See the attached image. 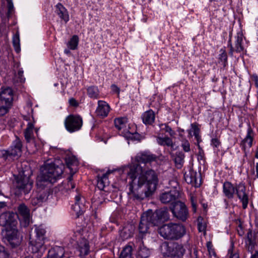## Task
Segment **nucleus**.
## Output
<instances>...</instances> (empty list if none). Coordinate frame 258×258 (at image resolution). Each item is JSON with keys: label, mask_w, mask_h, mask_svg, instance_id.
Returning a JSON list of instances; mask_svg holds the SVG:
<instances>
[{"label": "nucleus", "mask_w": 258, "mask_h": 258, "mask_svg": "<svg viewBox=\"0 0 258 258\" xmlns=\"http://www.w3.org/2000/svg\"><path fill=\"white\" fill-rule=\"evenodd\" d=\"M190 200L191 204L192 210L194 212L196 211L197 207V201L196 196L194 194H190Z\"/></svg>", "instance_id": "de8ad7c7"}, {"label": "nucleus", "mask_w": 258, "mask_h": 258, "mask_svg": "<svg viewBox=\"0 0 258 258\" xmlns=\"http://www.w3.org/2000/svg\"><path fill=\"white\" fill-rule=\"evenodd\" d=\"M175 187V185H174ZM180 197V192L175 188L171 189L169 191L164 192L160 195V201L163 204H173L175 201Z\"/></svg>", "instance_id": "f8f14e48"}, {"label": "nucleus", "mask_w": 258, "mask_h": 258, "mask_svg": "<svg viewBox=\"0 0 258 258\" xmlns=\"http://www.w3.org/2000/svg\"><path fill=\"white\" fill-rule=\"evenodd\" d=\"M181 146L183 151L185 152H188L190 150V144L186 139H183L181 141Z\"/></svg>", "instance_id": "a18cd8bd"}, {"label": "nucleus", "mask_w": 258, "mask_h": 258, "mask_svg": "<svg viewBox=\"0 0 258 258\" xmlns=\"http://www.w3.org/2000/svg\"><path fill=\"white\" fill-rule=\"evenodd\" d=\"M55 7V13L61 19L67 22L69 20V16L66 9L60 3L57 4Z\"/></svg>", "instance_id": "cd10ccee"}, {"label": "nucleus", "mask_w": 258, "mask_h": 258, "mask_svg": "<svg viewBox=\"0 0 258 258\" xmlns=\"http://www.w3.org/2000/svg\"><path fill=\"white\" fill-rule=\"evenodd\" d=\"M67 255L63 247L55 246L48 251L47 258H69Z\"/></svg>", "instance_id": "aec40b11"}, {"label": "nucleus", "mask_w": 258, "mask_h": 258, "mask_svg": "<svg viewBox=\"0 0 258 258\" xmlns=\"http://www.w3.org/2000/svg\"><path fill=\"white\" fill-rule=\"evenodd\" d=\"M112 90L113 92H116L117 93H119V88L115 85H112L111 86Z\"/></svg>", "instance_id": "052dcab7"}, {"label": "nucleus", "mask_w": 258, "mask_h": 258, "mask_svg": "<svg viewBox=\"0 0 258 258\" xmlns=\"http://www.w3.org/2000/svg\"><path fill=\"white\" fill-rule=\"evenodd\" d=\"M119 258H133V257H129V256L125 257V256H119Z\"/></svg>", "instance_id": "774afa93"}, {"label": "nucleus", "mask_w": 258, "mask_h": 258, "mask_svg": "<svg viewBox=\"0 0 258 258\" xmlns=\"http://www.w3.org/2000/svg\"><path fill=\"white\" fill-rule=\"evenodd\" d=\"M79 42V38L77 35H74L68 42V46L72 49L75 50L77 48Z\"/></svg>", "instance_id": "58836bf2"}, {"label": "nucleus", "mask_w": 258, "mask_h": 258, "mask_svg": "<svg viewBox=\"0 0 258 258\" xmlns=\"http://www.w3.org/2000/svg\"><path fill=\"white\" fill-rule=\"evenodd\" d=\"M191 127L192 130H190L188 131V137L191 138L194 135L197 141V146L199 149H201L199 145L200 142L202 141L201 136H200V128L198 127V125L196 123H191Z\"/></svg>", "instance_id": "bb28decb"}, {"label": "nucleus", "mask_w": 258, "mask_h": 258, "mask_svg": "<svg viewBox=\"0 0 258 258\" xmlns=\"http://www.w3.org/2000/svg\"><path fill=\"white\" fill-rule=\"evenodd\" d=\"M33 185V181L31 179L30 175L23 173L18 177L16 186L21 192H23L26 195L31 191Z\"/></svg>", "instance_id": "0eeeda50"}, {"label": "nucleus", "mask_w": 258, "mask_h": 258, "mask_svg": "<svg viewBox=\"0 0 258 258\" xmlns=\"http://www.w3.org/2000/svg\"><path fill=\"white\" fill-rule=\"evenodd\" d=\"M8 3V15H11L14 9V6L12 2V0H7Z\"/></svg>", "instance_id": "603ef678"}, {"label": "nucleus", "mask_w": 258, "mask_h": 258, "mask_svg": "<svg viewBox=\"0 0 258 258\" xmlns=\"http://www.w3.org/2000/svg\"><path fill=\"white\" fill-rule=\"evenodd\" d=\"M14 72H16L15 69L14 70ZM14 73H15V76L18 78V79H19V81L20 82H24L25 78L23 76V71L22 70V69H19L17 74H16V72H15Z\"/></svg>", "instance_id": "09e8293b"}, {"label": "nucleus", "mask_w": 258, "mask_h": 258, "mask_svg": "<svg viewBox=\"0 0 258 258\" xmlns=\"http://www.w3.org/2000/svg\"><path fill=\"white\" fill-rule=\"evenodd\" d=\"M64 123L66 130L70 133H73L81 129L83 120L79 115L71 114L66 117Z\"/></svg>", "instance_id": "6e6552de"}, {"label": "nucleus", "mask_w": 258, "mask_h": 258, "mask_svg": "<svg viewBox=\"0 0 258 258\" xmlns=\"http://www.w3.org/2000/svg\"><path fill=\"white\" fill-rule=\"evenodd\" d=\"M198 227L199 232H203L205 234L207 227V222L201 216L198 217L197 219Z\"/></svg>", "instance_id": "4c0bfd02"}, {"label": "nucleus", "mask_w": 258, "mask_h": 258, "mask_svg": "<svg viewBox=\"0 0 258 258\" xmlns=\"http://www.w3.org/2000/svg\"><path fill=\"white\" fill-rule=\"evenodd\" d=\"M13 44L15 51L19 53L20 50V38L18 34H16L13 38Z\"/></svg>", "instance_id": "ea45409f"}, {"label": "nucleus", "mask_w": 258, "mask_h": 258, "mask_svg": "<svg viewBox=\"0 0 258 258\" xmlns=\"http://www.w3.org/2000/svg\"><path fill=\"white\" fill-rule=\"evenodd\" d=\"M69 103L71 105L73 106H77L78 105V103L77 101L74 98H71L69 100Z\"/></svg>", "instance_id": "4d7b16f0"}, {"label": "nucleus", "mask_w": 258, "mask_h": 258, "mask_svg": "<svg viewBox=\"0 0 258 258\" xmlns=\"http://www.w3.org/2000/svg\"><path fill=\"white\" fill-rule=\"evenodd\" d=\"M211 242H208L207 243V247L209 249V251L210 252V253H211V251H210V249H211V252H213V253H214V252L213 251V250L211 249Z\"/></svg>", "instance_id": "680f3d73"}, {"label": "nucleus", "mask_w": 258, "mask_h": 258, "mask_svg": "<svg viewBox=\"0 0 258 258\" xmlns=\"http://www.w3.org/2000/svg\"><path fill=\"white\" fill-rule=\"evenodd\" d=\"M156 156L147 152L138 154L135 161L138 162L123 166L121 170L126 174L128 181V195L133 199L142 201L151 196L157 188L158 177L152 169H143L140 163H148L155 161Z\"/></svg>", "instance_id": "f257e3e1"}, {"label": "nucleus", "mask_w": 258, "mask_h": 258, "mask_svg": "<svg viewBox=\"0 0 258 258\" xmlns=\"http://www.w3.org/2000/svg\"><path fill=\"white\" fill-rule=\"evenodd\" d=\"M157 142L158 144L161 146H166L171 148H173L174 147V144L171 139L169 137H158L157 138Z\"/></svg>", "instance_id": "c9c22d12"}, {"label": "nucleus", "mask_w": 258, "mask_h": 258, "mask_svg": "<svg viewBox=\"0 0 258 258\" xmlns=\"http://www.w3.org/2000/svg\"><path fill=\"white\" fill-rule=\"evenodd\" d=\"M22 240L16 227L6 229V234L4 238V242L9 244L12 247L19 245Z\"/></svg>", "instance_id": "1a4fd4ad"}, {"label": "nucleus", "mask_w": 258, "mask_h": 258, "mask_svg": "<svg viewBox=\"0 0 258 258\" xmlns=\"http://www.w3.org/2000/svg\"><path fill=\"white\" fill-rule=\"evenodd\" d=\"M196 175L197 173L194 171H189L188 173H185L184 176V179L187 183L198 186L200 185V183H198Z\"/></svg>", "instance_id": "c85d7f7f"}, {"label": "nucleus", "mask_w": 258, "mask_h": 258, "mask_svg": "<svg viewBox=\"0 0 258 258\" xmlns=\"http://www.w3.org/2000/svg\"><path fill=\"white\" fill-rule=\"evenodd\" d=\"M132 250L133 248L131 246L126 245L124 247V248L122 250L120 254V256L125 257H132Z\"/></svg>", "instance_id": "79ce46f5"}, {"label": "nucleus", "mask_w": 258, "mask_h": 258, "mask_svg": "<svg viewBox=\"0 0 258 258\" xmlns=\"http://www.w3.org/2000/svg\"><path fill=\"white\" fill-rule=\"evenodd\" d=\"M22 144L19 138L16 137L13 141L12 146L9 148L10 157L13 158L20 156L22 153Z\"/></svg>", "instance_id": "2eb2a0df"}, {"label": "nucleus", "mask_w": 258, "mask_h": 258, "mask_svg": "<svg viewBox=\"0 0 258 258\" xmlns=\"http://www.w3.org/2000/svg\"><path fill=\"white\" fill-rule=\"evenodd\" d=\"M180 248L178 243L175 242H165L161 246V250L164 256L173 257V249Z\"/></svg>", "instance_id": "412c9836"}, {"label": "nucleus", "mask_w": 258, "mask_h": 258, "mask_svg": "<svg viewBox=\"0 0 258 258\" xmlns=\"http://www.w3.org/2000/svg\"><path fill=\"white\" fill-rule=\"evenodd\" d=\"M78 245V249L81 257H84L89 254L90 247L88 241L86 239H82L79 242Z\"/></svg>", "instance_id": "5701e85b"}, {"label": "nucleus", "mask_w": 258, "mask_h": 258, "mask_svg": "<svg viewBox=\"0 0 258 258\" xmlns=\"http://www.w3.org/2000/svg\"><path fill=\"white\" fill-rule=\"evenodd\" d=\"M0 257L1 258H9V253L5 248L0 244Z\"/></svg>", "instance_id": "8fccbe9b"}, {"label": "nucleus", "mask_w": 258, "mask_h": 258, "mask_svg": "<svg viewBox=\"0 0 258 258\" xmlns=\"http://www.w3.org/2000/svg\"><path fill=\"white\" fill-rule=\"evenodd\" d=\"M138 243L139 245L138 251L139 256L143 258L148 257L150 254V249L144 245L142 240H139Z\"/></svg>", "instance_id": "2f4dec72"}, {"label": "nucleus", "mask_w": 258, "mask_h": 258, "mask_svg": "<svg viewBox=\"0 0 258 258\" xmlns=\"http://www.w3.org/2000/svg\"><path fill=\"white\" fill-rule=\"evenodd\" d=\"M13 96V91L11 88H2L0 92V116L8 113L12 107Z\"/></svg>", "instance_id": "39448f33"}, {"label": "nucleus", "mask_w": 258, "mask_h": 258, "mask_svg": "<svg viewBox=\"0 0 258 258\" xmlns=\"http://www.w3.org/2000/svg\"><path fill=\"white\" fill-rule=\"evenodd\" d=\"M156 212L161 223L169 219L170 215L167 208H162L156 210Z\"/></svg>", "instance_id": "f704fd0d"}, {"label": "nucleus", "mask_w": 258, "mask_h": 258, "mask_svg": "<svg viewBox=\"0 0 258 258\" xmlns=\"http://www.w3.org/2000/svg\"><path fill=\"white\" fill-rule=\"evenodd\" d=\"M111 172L108 170L106 173L103 174L101 176H98L97 186L100 190H103L105 187L108 185V175Z\"/></svg>", "instance_id": "c756f323"}, {"label": "nucleus", "mask_w": 258, "mask_h": 258, "mask_svg": "<svg viewBox=\"0 0 258 258\" xmlns=\"http://www.w3.org/2000/svg\"><path fill=\"white\" fill-rule=\"evenodd\" d=\"M110 110V106L107 102L103 100L98 101V106L96 110L98 116L102 118L105 117L108 115Z\"/></svg>", "instance_id": "dca6fc26"}, {"label": "nucleus", "mask_w": 258, "mask_h": 258, "mask_svg": "<svg viewBox=\"0 0 258 258\" xmlns=\"http://www.w3.org/2000/svg\"><path fill=\"white\" fill-rule=\"evenodd\" d=\"M160 128L161 130L168 133L171 137H174L175 135V132L173 131L170 126L166 124H162L160 125Z\"/></svg>", "instance_id": "c03bdc74"}, {"label": "nucleus", "mask_w": 258, "mask_h": 258, "mask_svg": "<svg viewBox=\"0 0 258 258\" xmlns=\"http://www.w3.org/2000/svg\"><path fill=\"white\" fill-rule=\"evenodd\" d=\"M34 126L32 122H28L26 128L24 131V137L27 142L30 143L32 142L34 145L35 146L34 142V137L33 134V130Z\"/></svg>", "instance_id": "b1692460"}, {"label": "nucleus", "mask_w": 258, "mask_h": 258, "mask_svg": "<svg viewBox=\"0 0 258 258\" xmlns=\"http://www.w3.org/2000/svg\"><path fill=\"white\" fill-rule=\"evenodd\" d=\"M220 54H219V59L223 62L224 66H225L227 63V55L225 51L221 49L220 51Z\"/></svg>", "instance_id": "49530a36"}, {"label": "nucleus", "mask_w": 258, "mask_h": 258, "mask_svg": "<svg viewBox=\"0 0 258 258\" xmlns=\"http://www.w3.org/2000/svg\"><path fill=\"white\" fill-rule=\"evenodd\" d=\"M132 236L131 233H128L126 235L124 236V238L125 239H127Z\"/></svg>", "instance_id": "338daca9"}, {"label": "nucleus", "mask_w": 258, "mask_h": 258, "mask_svg": "<svg viewBox=\"0 0 258 258\" xmlns=\"http://www.w3.org/2000/svg\"><path fill=\"white\" fill-rule=\"evenodd\" d=\"M66 161L67 166L70 169L72 166H77L78 165V161L74 156L68 157L66 158Z\"/></svg>", "instance_id": "a19ab883"}, {"label": "nucleus", "mask_w": 258, "mask_h": 258, "mask_svg": "<svg viewBox=\"0 0 258 258\" xmlns=\"http://www.w3.org/2000/svg\"><path fill=\"white\" fill-rule=\"evenodd\" d=\"M160 235L165 239H178L185 233V229L181 224L170 223L158 228Z\"/></svg>", "instance_id": "20e7f679"}, {"label": "nucleus", "mask_w": 258, "mask_h": 258, "mask_svg": "<svg viewBox=\"0 0 258 258\" xmlns=\"http://www.w3.org/2000/svg\"><path fill=\"white\" fill-rule=\"evenodd\" d=\"M16 215L13 212H5L0 216V224L7 229L16 227L17 221Z\"/></svg>", "instance_id": "9b49d317"}, {"label": "nucleus", "mask_w": 258, "mask_h": 258, "mask_svg": "<svg viewBox=\"0 0 258 258\" xmlns=\"http://www.w3.org/2000/svg\"><path fill=\"white\" fill-rule=\"evenodd\" d=\"M184 154L181 152H176L174 156V161L177 168H181L184 162Z\"/></svg>", "instance_id": "72a5a7b5"}, {"label": "nucleus", "mask_w": 258, "mask_h": 258, "mask_svg": "<svg viewBox=\"0 0 258 258\" xmlns=\"http://www.w3.org/2000/svg\"><path fill=\"white\" fill-rule=\"evenodd\" d=\"M85 199L82 198L80 195H78L75 197V203L73 206V209L76 212V215L78 217L80 215H82L85 209V205L84 204Z\"/></svg>", "instance_id": "a211bd4d"}, {"label": "nucleus", "mask_w": 258, "mask_h": 258, "mask_svg": "<svg viewBox=\"0 0 258 258\" xmlns=\"http://www.w3.org/2000/svg\"><path fill=\"white\" fill-rule=\"evenodd\" d=\"M173 216L180 221L185 222L188 217V209L185 205L179 201L175 202L170 207Z\"/></svg>", "instance_id": "423d86ee"}, {"label": "nucleus", "mask_w": 258, "mask_h": 258, "mask_svg": "<svg viewBox=\"0 0 258 258\" xmlns=\"http://www.w3.org/2000/svg\"><path fill=\"white\" fill-rule=\"evenodd\" d=\"M85 199L82 198L80 195H78L75 197V203L73 206V209L76 212V215L78 217L80 215H82L85 209V205L84 204Z\"/></svg>", "instance_id": "6ab92c4d"}, {"label": "nucleus", "mask_w": 258, "mask_h": 258, "mask_svg": "<svg viewBox=\"0 0 258 258\" xmlns=\"http://www.w3.org/2000/svg\"><path fill=\"white\" fill-rule=\"evenodd\" d=\"M63 173L61 166H55L53 163L46 164L41 174L36 181L37 191L31 199L33 206H40L45 202L52 193L49 184L55 182Z\"/></svg>", "instance_id": "f03ea898"}, {"label": "nucleus", "mask_w": 258, "mask_h": 258, "mask_svg": "<svg viewBox=\"0 0 258 258\" xmlns=\"http://www.w3.org/2000/svg\"><path fill=\"white\" fill-rule=\"evenodd\" d=\"M179 247L180 248H174L173 249V257H180L183 256V254L185 252V249L183 248V247L182 245L178 244Z\"/></svg>", "instance_id": "37998d69"}, {"label": "nucleus", "mask_w": 258, "mask_h": 258, "mask_svg": "<svg viewBox=\"0 0 258 258\" xmlns=\"http://www.w3.org/2000/svg\"><path fill=\"white\" fill-rule=\"evenodd\" d=\"M242 41H243L242 35L241 34H238L236 37L234 48H233V47L231 45V51L234 50L237 52H240L243 51L244 48L242 45Z\"/></svg>", "instance_id": "473e14b6"}, {"label": "nucleus", "mask_w": 258, "mask_h": 258, "mask_svg": "<svg viewBox=\"0 0 258 258\" xmlns=\"http://www.w3.org/2000/svg\"><path fill=\"white\" fill-rule=\"evenodd\" d=\"M256 177L258 178V163L255 164Z\"/></svg>", "instance_id": "0e129e2a"}, {"label": "nucleus", "mask_w": 258, "mask_h": 258, "mask_svg": "<svg viewBox=\"0 0 258 258\" xmlns=\"http://www.w3.org/2000/svg\"><path fill=\"white\" fill-rule=\"evenodd\" d=\"M155 113L152 110L145 112L142 115L143 122L146 124H152L155 121Z\"/></svg>", "instance_id": "7c9ffc66"}, {"label": "nucleus", "mask_w": 258, "mask_h": 258, "mask_svg": "<svg viewBox=\"0 0 258 258\" xmlns=\"http://www.w3.org/2000/svg\"><path fill=\"white\" fill-rule=\"evenodd\" d=\"M87 94L91 98L97 99L99 98V91L97 87L90 86L87 89Z\"/></svg>", "instance_id": "e433bc0d"}, {"label": "nucleus", "mask_w": 258, "mask_h": 258, "mask_svg": "<svg viewBox=\"0 0 258 258\" xmlns=\"http://www.w3.org/2000/svg\"><path fill=\"white\" fill-rule=\"evenodd\" d=\"M35 230L37 238L34 247L37 249L36 251L42 253L45 249V247L43 246V239L45 230L41 226L36 227Z\"/></svg>", "instance_id": "4468645a"}, {"label": "nucleus", "mask_w": 258, "mask_h": 258, "mask_svg": "<svg viewBox=\"0 0 258 258\" xmlns=\"http://www.w3.org/2000/svg\"><path fill=\"white\" fill-rule=\"evenodd\" d=\"M149 226L150 225L147 222V219H145L142 216L140 223L139 226V236L141 239H143L144 237L148 233Z\"/></svg>", "instance_id": "393cba45"}, {"label": "nucleus", "mask_w": 258, "mask_h": 258, "mask_svg": "<svg viewBox=\"0 0 258 258\" xmlns=\"http://www.w3.org/2000/svg\"><path fill=\"white\" fill-rule=\"evenodd\" d=\"M10 152L9 150H0V157L3 158L4 159H8L9 158L13 159L12 157H10Z\"/></svg>", "instance_id": "3c124183"}, {"label": "nucleus", "mask_w": 258, "mask_h": 258, "mask_svg": "<svg viewBox=\"0 0 258 258\" xmlns=\"http://www.w3.org/2000/svg\"><path fill=\"white\" fill-rule=\"evenodd\" d=\"M220 142L217 138H213L211 141V145L214 148H217L219 146Z\"/></svg>", "instance_id": "864d4df0"}, {"label": "nucleus", "mask_w": 258, "mask_h": 258, "mask_svg": "<svg viewBox=\"0 0 258 258\" xmlns=\"http://www.w3.org/2000/svg\"><path fill=\"white\" fill-rule=\"evenodd\" d=\"M253 133L251 128L249 126L247 129V133L245 138L242 141L241 143V147L242 149L245 152L246 149H249L252 144Z\"/></svg>", "instance_id": "4be33fe9"}, {"label": "nucleus", "mask_w": 258, "mask_h": 258, "mask_svg": "<svg viewBox=\"0 0 258 258\" xmlns=\"http://www.w3.org/2000/svg\"><path fill=\"white\" fill-rule=\"evenodd\" d=\"M142 216L147 219V222L150 226H158L161 223L157 212L153 213L151 210L144 213Z\"/></svg>", "instance_id": "f3484780"}, {"label": "nucleus", "mask_w": 258, "mask_h": 258, "mask_svg": "<svg viewBox=\"0 0 258 258\" xmlns=\"http://www.w3.org/2000/svg\"><path fill=\"white\" fill-rule=\"evenodd\" d=\"M104 202V201H99L94 200L92 202V205H93V206H94L95 208H96V207H98L100 204H101Z\"/></svg>", "instance_id": "13d9d810"}, {"label": "nucleus", "mask_w": 258, "mask_h": 258, "mask_svg": "<svg viewBox=\"0 0 258 258\" xmlns=\"http://www.w3.org/2000/svg\"><path fill=\"white\" fill-rule=\"evenodd\" d=\"M228 253L230 254V258H239V255L238 253L233 252L232 248L229 249Z\"/></svg>", "instance_id": "5fc2aeb1"}, {"label": "nucleus", "mask_w": 258, "mask_h": 258, "mask_svg": "<svg viewBox=\"0 0 258 258\" xmlns=\"http://www.w3.org/2000/svg\"><path fill=\"white\" fill-rule=\"evenodd\" d=\"M251 80L254 82L255 86L258 88V76L256 75H253L251 76Z\"/></svg>", "instance_id": "6e6d98bb"}, {"label": "nucleus", "mask_w": 258, "mask_h": 258, "mask_svg": "<svg viewBox=\"0 0 258 258\" xmlns=\"http://www.w3.org/2000/svg\"><path fill=\"white\" fill-rule=\"evenodd\" d=\"M223 191L228 199H232L235 194L242 204V208H247L248 203V195L246 193V187L243 183H239L235 185L230 182L226 181L223 185Z\"/></svg>", "instance_id": "7ed1b4c3"}, {"label": "nucleus", "mask_w": 258, "mask_h": 258, "mask_svg": "<svg viewBox=\"0 0 258 258\" xmlns=\"http://www.w3.org/2000/svg\"><path fill=\"white\" fill-rule=\"evenodd\" d=\"M250 258H258V251H255L254 253L251 255Z\"/></svg>", "instance_id": "e2e57ef3"}, {"label": "nucleus", "mask_w": 258, "mask_h": 258, "mask_svg": "<svg viewBox=\"0 0 258 258\" xmlns=\"http://www.w3.org/2000/svg\"><path fill=\"white\" fill-rule=\"evenodd\" d=\"M114 125L115 127L120 132L123 136H126L130 138L132 135L128 131V126L127 125V120L125 117H119L115 119Z\"/></svg>", "instance_id": "ddd939ff"}, {"label": "nucleus", "mask_w": 258, "mask_h": 258, "mask_svg": "<svg viewBox=\"0 0 258 258\" xmlns=\"http://www.w3.org/2000/svg\"><path fill=\"white\" fill-rule=\"evenodd\" d=\"M68 180H69L68 186H69V185L70 184L71 186V188H75V184L74 183H73V182H72L73 176H70L68 178Z\"/></svg>", "instance_id": "bf43d9fd"}, {"label": "nucleus", "mask_w": 258, "mask_h": 258, "mask_svg": "<svg viewBox=\"0 0 258 258\" xmlns=\"http://www.w3.org/2000/svg\"><path fill=\"white\" fill-rule=\"evenodd\" d=\"M247 250L252 252V250L256 245V236L254 233H253L251 230H249L247 234V238L245 240Z\"/></svg>", "instance_id": "a878e982"}, {"label": "nucleus", "mask_w": 258, "mask_h": 258, "mask_svg": "<svg viewBox=\"0 0 258 258\" xmlns=\"http://www.w3.org/2000/svg\"><path fill=\"white\" fill-rule=\"evenodd\" d=\"M16 217L19 218L22 226L26 227L30 224V210L25 204H22L18 206Z\"/></svg>", "instance_id": "9d476101"}, {"label": "nucleus", "mask_w": 258, "mask_h": 258, "mask_svg": "<svg viewBox=\"0 0 258 258\" xmlns=\"http://www.w3.org/2000/svg\"><path fill=\"white\" fill-rule=\"evenodd\" d=\"M6 206V203L5 202H0V209Z\"/></svg>", "instance_id": "69168bd1"}]
</instances>
